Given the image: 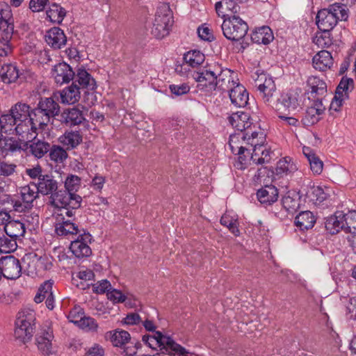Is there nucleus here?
I'll return each instance as SVG.
<instances>
[{"label": "nucleus", "instance_id": "1", "mask_svg": "<svg viewBox=\"0 0 356 356\" xmlns=\"http://www.w3.org/2000/svg\"><path fill=\"white\" fill-rule=\"evenodd\" d=\"M58 96L56 93L49 97H41L37 107L33 108L31 120L34 124L44 130L50 123L51 120L60 115V107L58 102Z\"/></svg>", "mask_w": 356, "mask_h": 356}, {"label": "nucleus", "instance_id": "2", "mask_svg": "<svg viewBox=\"0 0 356 356\" xmlns=\"http://www.w3.org/2000/svg\"><path fill=\"white\" fill-rule=\"evenodd\" d=\"M31 184L42 195H50L51 204L55 208L66 204V201L72 198L67 192L58 190V182L51 175L46 174L39 180L31 181Z\"/></svg>", "mask_w": 356, "mask_h": 356}, {"label": "nucleus", "instance_id": "3", "mask_svg": "<svg viewBox=\"0 0 356 356\" xmlns=\"http://www.w3.org/2000/svg\"><path fill=\"white\" fill-rule=\"evenodd\" d=\"M348 18V9L339 3H334L318 10L316 24L320 31H332L339 21H346Z\"/></svg>", "mask_w": 356, "mask_h": 356}, {"label": "nucleus", "instance_id": "4", "mask_svg": "<svg viewBox=\"0 0 356 356\" xmlns=\"http://www.w3.org/2000/svg\"><path fill=\"white\" fill-rule=\"evenodd\" d=\"M142 340L152 348H154V344L149 342V340H154L155 345L160 347L161 353L159 354L162 355L173 353L174 356H187L188 354L184 348L177 343L171 337L163 335L160 331H156L154 336L143 335Z\"/></svg>", "mask_w": 356, "mask_h": 356}, {"label": "nucleus", "instance_id": "5", "mask_svg": "<svg viewBox=\"0 0 356 356\" xmlns=\"http://www.w3.org/2000/svg\"><path fill=\"white\" fill-rule=\"evenodd\" d=\"M35 330V316L32 310H23L18 313L15 321V337L23 343L29 342Z\"/></svg>", "mask_w": 356, "mask_h": 356}, {"label": "nucleus", "instance_id": "6", "mask_svg": "<svg viewBox=\"0 0 356 356\" xmlns=\"http://www.w3.org/2000/svg\"><path fill=\"white\" fill-rule=\"evenodd\" d=\"M252 78L264 102L273 108L275 103L278 102L277 100L278 96L276 86L272 77L264 72H259V70H257L252 75Z\"/></svg>", "mask_w": 356, "mask_h": 356}, {"label": "nucleus", "instance_id": "7", "mask_svg": "<svg viewBox=\"0 0 356 356\" xmlns=\"http://www.w3.org/2000/svg\"><path fill=\"white\" fill-rule=\"evenodd\" d=\"M250 134H251L252 138H248L247 144L253 147L250 160L257 165L269 163L271 160L270 154L272 152L264 145L266 136L264 133L261 130L252 131L247 134V135Z\"/></svg>", "mask_w": 356, "mask_h": 356}, {"label": "nucleus", "instance_id": "8", "mask_svg": "<svg viewBox=\"0 0 356 356\" xmlns=\"http://www.w3.org/2000/svg\"><path fill=\"white\" fill-rule=\"evenodd\" d=\"M55 232L58 236L76 235L80 233L77 225L70 219H65V216L72 218L75 216L76 210L70 207H56Z\"/></svg>", "mask_w": 356, "mask_h": 356}, {"label": "nucleus", "instance_id": "9", "mask_svg": "<svg viewBox=\"0 0 356 356\" xmlns=\"http://www.w3.org/2000/svg\"><path fill=\"white\" fill-rule=\"evenodd\" d=\"M173 24L172 13L167 3H162L156 10L152 34L158 39L168 35Z\"/></svg>", "mask_w": 356, "mask_h": 356}, {"label": "nucleus", "instance_id": "10", "mask_svg": "<svg viewBox=\"0 0 356 356\" xmlns=\"http://www.w3.org/2000/svg\"><path fill=\"white\" fill-rule=\"evenodd\" d=\"M223 35L229 40L239 41L248 33V25L238 15H232L223 19L221 25Z\"/></svg>", "mask_w": 356, "mask_h": 356}, {"label": "nucleus", "instance_id": "11", "mask_svg": "<svg viewBox=\"0 0 356 356\" xmlns=\"http://www.w3.org/2000/svg\"><path fill=\"white\" fill-rule=\"evenodd\" d=\"M221 67L218 65L209 66L203 68L193 74L194 79L198 83L197 87L200 90L213 91L217 88V75H220Z\"/></svg>", "mask_w": 356, "mask_h": 356}, {"label": "nucleus", "instance_id": "12", "mask_svg": "<svg viewBox=\"0 0 356 356\" xmlns=\"http://www.w3.org/2000/svg\"><path fill=\"white\" fill-rule=\"evenodd\" d=\"M228 121L232 127L240 131L242 140L245 141H247L248 138H252L251 134L247 135L248 131L260 130L259 127L250 121L249 114L245 112L238 111L232 113L228 118Z\"/></svg>", "mask_w": 356, "mask_h": 356}, {"label": "nucleus", "instance_id": "13", "mask_svg": "<svg viewBox=\"0 0 356 356\" xmlns=\"http://www.w3.org/2000/svg\"><path fill=\"white\" fill-rule=\"evenodd\" d=\"M81 178L77 175H70L67 177L65 181V190H60V191L67 192L72 198L67 200L66 204H61V207H70L72 209H78L81 207L82 197L75 193L81 186Z\"/></svg>", "mask_w": 356, "mask_h": 356}, {"label": "nucleus", "instance_id": "14", "mask_svg": "<svg viewBox=\"0 0 356 356\" xmlns=\"http://www.w3.org/2000/svg\"><path fill=\"white\" fill-rule=\"evenodd\" d=\"M54 338L53 330L49 325H42L37 332L35 343L38 350L44 356H49L54 353L51 343Z\"/></svg>", "mask_w": 356, "mask_h": 356}, {"label": "nucleus", "instance_id": "15", "mask_svg": "<svg viewBox=\"0 0 356 356\" xmlns=\"http://www.w3.org/2000/svg\"><path fill=\"white\" fill-rule=\"evenodd\" d=\"M301 90H290L277 97L278 102L275 103L273 108L277 111H287L289 113L293 112L300 107V95Z\"/></svg>", "mask_w": 356, "mask_h": 356}, {"label": "nucleus", "instance_id": "16", "mask_svg": "<svg viewBox=\"0 0 356 356\" xmlns=\"http://www.w3.org/2000/svg\"><path fill=\"white\" fill-rule=\"evenodd\" d=\"M0 273L7 279L18 278L22 273L19 260L13 255L2 257L0 259Z\"/></svg>", "mask_w": 356, "mask_h": 356}, {"label": "nucleus", "instance_id": "17", "mask_svg": "<svg viewBox=\"0 0 356 356\" xmlns=\"http://www.w3.org/2000/svg\"><path fill=\"white\" fill-rule=\"evenodd\" d=\"M92 240L91 235L85 232L80 234L77 238L71 242L70 249L77 258L88 257L92 254V250L88 243Z\"/></svg>", "mask_w": 356, "mask_h": 356}, {"label": "nucleus", "instance_id": "18", "mask_svg": "<svg viewBox=\"0 0 356 356\" xmlns=\"http://www.w3.org/2000/svg\"><path fill=\"white\" fill-rule=\"evenodd\" d=\"M59 118L61 124L68 127L79 125L86 120L79 106L65 108L60 113Z\"/></svg>", "mask_w": 356, "mask_h": 356}, {"label": "nucleus", "instance_id": "19", "mask_svg": "<svg viewBox=\"0 0 356 356\" xmlns=\"http://www.w3.org/2000/svg\"><path fill=\"white\" fill-rule=\"evenodd\" d=\"M51 74L56 83L62 85L73 80L74 72L66 63H59L54 66Z\"/></svg>", "mask_w": 356, "mask_h": 356}, {"label": "nucleus", "instance_id": "20", "mask_svg": "<svg viewBox=\"0 0 356 356\" xmlns=\"http://www.w3.org/2000/svg\"><path fill=\"white\" fill-rule=\"evenodd\" d=\"M10 112L14 115L18 122H28L32 124L31 128H35L34 122L31 120L33 115V109L26 103L19 102L11 106Z\"/></svg>", "mask_w": 356, "mask_h": 356}, {"label": "nucleus", "instance_id": "21", "mask_svg": "<svg viewBox=\"0 0 356 356\" xmlns=\"http://www.w3.org/2000/svg\"><path fill=\"white\" fill-rule=\"evenodd\" d=\"M232 104L236 107H245L248 102V92L241 83H236L228 90Z\"/></svg>", "mask_w": 356, "mask_h": 356}, {"label": "nucleus", "instance_id": "22", "mask_svg": "<svg viewBox=\"0 0 356 356\" xmlns=\"http://www.w3.org/2000/svg\"><path fill=\"white\" fill-rule=\"evenodd\" d=\"M45 41L53 49H60L66 44L67 37L60 28L53 27L47 32Z\"/></svg>", "mask_w": 356, "mask_h": 356}, {"label": "nucleus", "instance_id": "23", "mask_svg": "<svg viewBox=\"0 0 356 356\" xmlns=\"http://www.w3.org/2000/svg\"><path fill=\"white\" fill-rule=\"evenodd\" d=\"M217 15L222 19L240 13L241 7L235 0H221L215 5Z\"/></svg>", "mask_w": 356, "mask_h": 356}, {"label": "nucleus", "instance_id": "24", "mask_svg": "<svg viewBox=\"0 0 356 356\" xmlns=\"http://www.w3.org/2000/svg\"><path fill=\"white\" fill-rule=\"evenodd\" d=\"M325 110V107L322 104V99L317 98V99L314 101V105L307 108L302 121L306 125L317 123L320 120L319 115H321Z\"/></svg>", "mask_w": 356, "mask_h": 356}, {"label": "nucleus", "instance_id": "25", "mask_svg": "<svg viewBox=\"0 0 356 356\" xmlns=\"http://www.w3.org/2000/svg\"><path fill=\"white\" fill-rule=\"evenodd\" d=\"M257 200L262 204L271 205L279 197L278 189L273 185H265L257 192Z\"/></svg>", "mask_w": 356, "mask_h": 356}, {"label": "nucleus", "instance_id": "26", "mask_svg": "<svg viewBox=\"0 0 356 356\" xmlns=\"http://www.w3.org/2000/svg\"><path fill=\"white\" fill-rule=\"evenodd\" d=\"M333 63L334 60L331 53L326 50L318 51L312 59L313 67L321 72L330 69Z\"/></svg>", "mask_w": 356, "mask_h": 356}, {"label": "nucleus", "instance_id": "27", "mask_svg": "<svg viewBox=\"0 0 356 356\" xmlns=\"http://www.w3.org/2000/svg\"><path fill=\"white\" fill-rule=\"evenodd\" d=\"M72 83H76L81 88L92 90L96 88L95 80L83 68H79L76 74H74Z\"/></svg>", "mask_w": 356, "mask_h": 356}, {"label": "nucleus", "instance_id": "28", "mask_svg": "<svg viewBox=\"0 0 356 356\" xmlns=\"http://www.w3.org/2000/svg\"><path fill=\"white\" fill-rule=\"evenodd\" d=\"M345 220L343 211H336L334 215L329 217L325 223V229L331 234H336L340 230L345 231Z\"/></svg>", "mask_w": 356, "mask_h": 356}, {"label": "nucleus", "instance_id": "29", "mask_svg": "<svg viewBox=\"0 0 356 356\" xmlns=\"http://www.w3.org/2000/svg\"><path fill=\"white\" fill-rule=\"evenodd\" d=\"M28 149L35 158L40 159L49 152L50 144L34 136L28 142Z\"/></svg>", "mask_w": 356, "mask_h": 356}, {"label": "nucleus", "instance_id": "30", "mask_svg": "<svg viewBox=\"0 0 356 356\" xmlns=\"http://www.w3.org/2000/svg\"><path fill=\"white\" fill-rule=\"evenodd\" d=\"M3 153L8 154V153H14L20 152L21 150L28 149V143L22 140H17L13 137L5 138L3 143L1 146Z\"/></svg>", "mask_w": 356, "mask_h": 356}, {"label": "nucleus", "instance_id": "31", "mask_svg": "<svg viewBox=\"0 0 356 356\" xmlns=\"http://www.w3.org/2000/svg\"><path fill=\"white\" fill-rule=\"evenodd\" d=\"M63 104H73L80 99V89L77 84L72 83L58 92Z\"/></svg>", "mask_w": 356, "mask_h": 356}, {"label": "nucleus", "instance_id": "32", "mask_svg": "<svg viewBox=\"0 0 356 356\" xmlns=\"http://www.w3.org/2000/svg\"><path fill=\"white\" fill-rule=\"evenodd\" d=\"M59 142L67 150L73 149L81 143L83 137L78 131H66L59 137Z\"/></svg>", "mask_w": 356, "mask_h": 356}, {"label": "nucleus", "instance_id": "33", "mask_svg": "<svg viewBox=\"0 0 356 356\" xmlns=\"http://www.w3.org/2000/svg\"><path fill=\"white\" fill-rule=\"evenodd\" d=\"M307 84L311 89V95L313 98H321L327 93V85L325 82L318 76H310L307 80Z\"/></svg>", "mask_w": 356, "mask_h": 356}, {"label": "nucleus", "instance_id": "34", "mask_svg": "<svg viewBox=\"0 0 356 356\" xmlns=\"http://www.w3.org/2000/svg\"><path fill=\"white\" fill-rule=\"evenodd\" d=\"M49 6L46 10L47 18L51 22L60 24L66 16V10L59 4L53 2L49 3Z\"/></svg>", "mask_w": 356, "mask_h": 356}, {"label": "nucleus", "instance_id": "35", "mask_svg": "<svg viewBox=\"0 0 356 356\" xmlns=\"http://www.w3.org/2000/svg\"><path fill=\"white\" fill-rule=\"evenodd\" d=\"M273 34L271 29L266 26L256 29L251 34V40L257 44H268L273 40Z\"/></svg>", "mask_w": 356, "mask_h": 356}, {"label": "nucleus", "instance_id": "36", "mask_svg": "<svg viewBox=\"0 0 356 356\" xmlns=\"http://www.w3.org/2000/svg\"><path fill=\"white\" fill-rule=\"evenodd\" d=\"M106 337L109 339L114 346L124 347L130 340V334L122 330H115L113 332H108Z\"/></svg>", "mask_w": 356, "mask_h": 356}, {"label": "nucleus", "instance_id": "37", "mask_svg": "<svg viewBox=\"0 0 356 356\" xmlns=\"http://www.w3.org/2000/svg\"><path fill=\"white\" fill-rule=\"evenodd\" d=\"M302 152L309 161L311 170L314 174L320 175L323 171V161L316 155L313 149L309 147H303Z\"/></svg>", "mask_w": 356, "mask_h": 356}, {"label": "nucleus", "instance_id": "38", "mask_svg": "<svg viewBox=\"0 0 356 356\" xmlns=\"http://www.w3.org/2000/svg\"><path fill=\"white\" fill-rule=\"evenodd\" d=\"M295 225L300 230L304 231L311 229L316 222V218L309 211L300 212L295 218Z\"/></svg>", "mask_w": 356, "mask_h": 356}, {"label": "nucleus", "instance_id": "39", "mask_svg": "<svg viewBox=\"0 0 356 356\" xmlns=\"http://www.w3.org/2000/svg\"><path fill=\"white\" fill-rule=\"evenodd\" d=\"M6 235L14 239L24 236L26 232L25 225L19 220H10L4 226Z\"/></svg>", "mask_w": 356, "mask_h": 356}, {"label": "nucleus", "instance_id": "40", "mask_svg": "<svg viewBox=\"0 0 356 356\" xmlns=\"http://www.w3.org/2000/svg\"><path fill=\"white\" fill-rule=\"evenodd\" d=\"M0 76L3 83L10 84L15 82L19 77V70L13 64H6L0 69Z\"/></svg>", "mask_w": 356, "mask_h": 356}, {"label": "nucleus", "instance_id": "41", "mask_svg": "<svg viewBox=\"0 0 356 356\" xmlns=\"http://www.w3.org/2000/svg\"><path fill=\"white\" fill-rule=\"evenodd\" d=\"M232 73L233 72L230 70L221 68V72H219L220 75H217V88L222 91H228L231 87L234 86L236 82L232 77Z\"/></svg>", "mask_w": 356, "mask_h": 356}, {"label": "nucleus", "instance_id": "42", "mask_svg": "<svg viewBox=\"0 0 356 356\" xmlns=\"http://www.w3.org/2000/svg\"><path fill=\"white\" fill-rule=\"evenodd\" d=\"M32 124L31 122H18L15 127L14 129L15 133L19 136H21L20 140L24 142H29L33 138V129H36L38 126H35V128H31Z\"/></svg>", "mask_w": 356, "mask_h": 356}, {"label": "nucleus", "instance_id": "43", "mask_svg": "<svg viewBox=\"0 0 356 356\" xmlns=\"http://www.w3.org/2000/svg\"><path fill=\"white\" fill-rule=\"evenodd\" d=\"M31 182L29 184L22 186L19 188L20 198L23 202L26 204L27 206L31 207L33 206V201L38 197V190L35 191V188H32Z\"/></svg>", "mask_w": 356, "mask_h": 356}, {"label": "nucleus", "instance_id": "44", "mask_svg": "<svg viewBox=\"0 0 356 356\" xmlns=\"http://www.w3.org/2000/svg\"><path fill=\"white\" fill-rule=\"evenodd\" d=\"M184 60L185 62L184 66L195 67L204 62V55L199 50H193L184 55Z\"/></svg>", "mask_w": 356, "mask_h": 356}, {"label": "nucleus", "instance_id": "45", "mask_svg": "<svg viewBox=\"0 0 356 356\" xmlns=\"http://www.w3.org/2000/svg\"><path fill=\"white\" fill-rule=\"evenodd\" d=\"M18 121L10 111L0 116V132L7 133L14 129Z\"/></svg>", "mask_w": 356, "mask_h": 356}, {"label": "nucleus", "instance_id": "46", "mask_svg": "<svg viewBox=\"0 0 356 356\" xmlns=\"http://www.w3.org/2000/svg\"><path fill=\"white\" fill-rule=\"evenodd\" d=\"M331 31H320L313 38V42L320 48H327L332 44Z\"/></svg>", "mask_w": 356, "mask_h": 356}, {"label": "nucleus", "instance_id": "47", "mask_svg": "<svg viewBox=\"0 0 356 356\" xmlns=\"http://www.w3.org/2000/svg\"><path fill=\"white\" fill-rule=\"evenodd\" d=\"M49 152L50 159L56 163H63L68 156L67 149L56 145H50Z\"/></svg>", "mask_w": 356, "mask_h": 356}, {"label": "nucleus", "instance_id": "48", "mask_svg": "<svg viewBox=\"0 0 356 356\" xmlns=\"http://www.w3.org/2000/svg\"><path fill=\"white\" fill-rule=\"evenodd\" d=\"M17 241L13 238H10L3 234L0 235V252L10 253L17 249Z\"/></svg>", "mask_w": 356, "mask_h": 356}, {"label": "nucleus", "instance_id": "49", "mask_svg": "<svg viewBox=\"0 0 356 356\" xmlns=\"http://www.w3.org/2000/svg\"><path fill=\"white\" fill-rule=\"evenodd\" d=\"M354 81L351 78L343 77L337 87L335 95L348 98V93L353 88Z\"/></svg>", "mask_w": 356, "mask_h": 356}, {"label": "nucleus", "instance_id": "50", "mask_svg": "<svg viewBox=\"0 0 356 356\" xmlns=\"http://www.w3.org/2000/svg\"><path fill=\"white\" fill-rule=\"evenodd\" d=\"M241 138L242 139V135L241 134H234L229 136V145L232 152L236 154L248 152V153L250 154V151L247 148L240 145Z\"/></svg>", "mask_w": 356, "mask_h": 356}, {"label": "nucleus", "instance_id": "51", "mask_svg": "<svg viewBox=\"0 0 356 356\" xmlns=\"http://www.w3.org/2000/svg\"><path fill=\"white\" fill-rule=\"evenodd\" d=\"M306 195L311 200L321 203L327 198V193L320 186L311 187L306 193Z\"/></svg>", "mask_w": 356, "mask_h": 356}, {"label": "nucleus", "instance_id": "52", "mask_svg": "<svg viewBox=\"0 0 356 356\" xmlns=\"http://www.w3.org/2000/svg\"><path fill=\"white\" fill-rule=\"evenodd\" d=\"M282 204L288 213H293L300 207V200L287 195L282 197Z\"/></svg>", "mask_w": 356, "mask_h": 356}, {"label": "nucleus", "instance_id": "53", "mask_svg": "<svg viewBox=\"0 0 356 356\" xmlns=\"http://www.w3.org/2000/svg\"><path fill=\"white\" fill-rule=\"evenodd\" d=\"M17 165L14 163L0 161V177H11L17 174Z\"/></svg>", "mask_w": 356, "mask_h": 356}, {"label": "nucleus", "instance_id": "54", "mask_svg": "<svg viewBox=\"0 0 356 356\" xmlns=\"http://www.w3.org/2000/svg\"><path fill=\"white\" fill-rule=\"evenodd\" d=\"M14 21L0 20V31L2 40L10 41L14 31Z\"/></svg>", "mask_w": 356, "mask_h": 356}, {"label": "nucleus", "instance_id": "55", "mask_svg": "<svg viewBox=\"0 0 356 356\" xmlns=\"http://www.w3.org/2000/svg\"><path fill=\"white\" fill-rule=\"evenodd\" d=\"M75 324H78L82 329H86L88 331H97L98 325L96 321L91 317L80 316V320H71Z\"/></svg>", "mask_w": 356, "mask_h": 356}, {"label": "nucleus", "instance_id": "56", "mask_svg": "<svg viewBox=\"0 0 356 356\" xmlns=\"http://www.w3.org/2000/svg\"><path fill=\"white\" fill-rule=\"evenodd\" d=\"M220 222L222 225L227 227L234 236H239L240 231L238 228L237 220L234 219L229 215L224 214L221 217Z\"/></svg>", "mask_w": 356, "mask_h": 356}, {"label": "nucleus", "instance_id": "57", "mask_svg": "<svg viewBox=\"0 0 356 356\" xmlns=\"http://www.w3.org/2000/svg\"><path fill=\"white\" fill-rule=\"evenodd\" d=\"M345 232L356 234V211H349L344 214Z\"/></svg>", "mask_w": 356, "mask_h": 356}, {"label": "nucleus", "instance_id": "58", "mask_svg": "<svg viewBox=\"0 0 356 356\" xmlns=\"http://www.w3.org/2000/svg\"><path fill=\"white\" fill-rule=\"evenodd\" d=\"M293 165V163H290L287 161L286 158L281 159L277 163L275 173L277 175H282L289 172H291L294 169Z\"/></svg>", "mask_w": 356, "mask_h": 356}, {"label": "nucleus", "instance_id": "59", "mask_svg": "<svg viewBox=\"0 0 356 356\" xmlns=\"http://www.w3.org/2000/svg\"><path fill=\"white\" fill-rule=\"evenodd\" d=\"M43 289H46V298H45V304L47 307L52 310L54 307V298L53 296V293L51 291L52 289V283L47 281L43 284Z\"/></svg>", "mask_w": 356, "mask_h": 356}, {"label": "nucleus", "instance_id": "60", "mask_svg": "<svg viewBox=\"0 0 356 356\" xmlns=\"http://www.w3.org/2000/svg\"><path fill=\"white\" fill-rule=\"evenodd\" d=\"M111 290V284L107 280H103L92 285V291L96 293H108Z\"/></svg>", "mask_w": 356, "mask_h": 356}, {"label": "nucleus", "instance_id": "61", "mask_svg": "<svg viewBox=\"0 0 356 356\" xmlns=\"http://www.w3.org/2000/svg\"><path fill=\"white\" fill-rule=\"evenodd\" d=\"M169 89L170 92L175 95L181 96L188 93L191 88L187 83H182L180 85H170Z\"/></svg>", "mask_w": 356, "mask_h": 356}, {"label": "nucleus", "instance_id": "62", "mask_svg": "<svg viewBox=\"0 0 356 356\" xmlns=\"http://www.w3.org/2000/svg\"><path fill=\"white\" fill-rule=\"evenodd\" d=\"M0 20L14 21L10 6L6 3H0Z\"/></svg>", "mask_w": 356, "mask_h": 356}, {"label": "nucleus", "instance_id": "63", "mask_svg": "<svg viewBox=\"0 0 356 356\" xmlns=\"http://www.w3.org/2000/svg\"><path fill=\"white\" fill-rule=\"evenodd\" d=\"M49 3V0H31L29 2V8L33 12H40L45 8Z\"/></svg>", "mask_w": 356, "mask_h": 356}, {"label": "nucleus", "instance_id": "64", "mask_svg": "<svg viewBox=\"0 0 356 356\" xmlns=\"http://www.w3.org/2000/svg\"><path fill=\"white\" fill-rule=\"evenodd\" d=\"M108 298L115 303L123 302L126 300V296L119 290L111 289L107 293Z\"/></svg>", "mask_w": 356, "mask_h": 356}]
</instances>
